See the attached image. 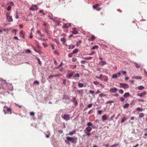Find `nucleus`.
Segmentation results:
<instances>
[{
    "instance_id": "f3484780",
    "label": "nucleus",
    "mask_w": 147,
    "mask_h": 147,
    "mask_svg": "<svg viewBox=\"0 0 147 147\" xmlns=\"http://www.w3.org/2000/svg\"><path fill=\"white\" fill-rule=\"evenodd\" d=\"M76 130H73L72 131L70 132L69 133V135H72L76 133Z\"/></svg>"
},
{
    "instance_id": "f03ea898",
    "label": "nucleus",
    "mask_w": 147,
    "mask_h": 147,
    "mask_svg": "<svg viewBox=\"0 0 147 147\" xmlns=\"http://www.w3.org/2000/svg\"><path fill=\"white\" fill-rule=\"evenodd\" d=\"M62 117L66 121H68L70 119V115L65 114L63 115H62Z\"/></svg>"
},
{
    "instance_id": "680f3d73",
    "label": "nucleus",
    "mask_w": 147,
    "mask_h": 147,
    "mask_svg": "<svg viewBox=\"0 0 147 147\" xmlns=\"http://www.w3.org/2000/svg\"><path fill=\"white\" fill-rule=\"evenodd\" d=\"M38 64L40 65H41V64H42L41 62L40 59L39 58H38Z\"/></svg>"
},
{
    "instance_id": "37998d69",
    "label": "nucleus",
    "mask_w": 147,
    "mask_h": 147,
    "mask_svg": "<svg viewBox=\"0 0 147 147\" xmlns=\"http://www.w3.org/2000/svg\"><path fill=\"white\" fill-rule=\"evenodd\" d=\"M98 48V46L97 45H95V46L92 47V49H97Z\"/></svg>"
},
{
    "instance_id": "69168bd1",
    "label": "nucleus",
    "mask_w": 147,
    "mask_h": 147,
    "mask_svg": "<svg viewBox=\"0 0 147 147\" xmlns=\"http://www.w3.org/2000/svg\"><path fill=\"white\" fill-rule=\"evenodd\" d=\"M120 99L121 102H123L125 100L124 98L123 97H120Z\"/></svg>"
},
{
    "instance_id": "e433bc0d",
    "label": "nucleus",
    "mask_w": 147,
    "mask_h": 147,
    "mask_svg": "<svg viewBox=\"0 0 147 147\" xmlns=\"http://www.w3.org/2000/svg\"><path fill=\"white\" fill-rule=\"evenodd\" d=\"M105 96H106V95L105 94H104L102 93H101L100 94H99V96L100 97Z\"/></svg>"
},
{
    "instance_id": "e2e57ef3",
    "label": "nucleus",
    "mask_w": 147,
    "mask_h": 147,
    "mask_svg": "<svg viewBox=\"0 0 147 147\" xmlns=\"http://www.w3.org/2000/svg\"><path fill=\"white\" fill-rule=\"evenodd\" d=\"M121 73L122 74H126V71H122H122H121Z\"/></svg>"
},
{
    "instance_id": "a19ab883",
    "label": "nucleus",
    "mask_w": 147,
    "mask_h": 147,
    "mask_svg": "<svg viewBox=\"0 0 147 147\" xmlns=\"http://www.w3.org/2000/svg\"><path fill=\"white\" fill-rule=\"evenodd\" d=\"M104 77H105V78L104 79V80L105 81L107 82L108 80L107 77L105 76H104Z\"/></svg>"
},
{
    "instance_id": "052dcab7",
    "label": "nucleus",
    "mask_w": 147,
    "mask_h": 147,
    "mask_svg": "<svg viewBox=\"0 0 147 147\" xmlns=\"http://www.w3.org/2000/svg\"><path fill=\"white\" fill-rule=\"evenodd\" d=\"M40 39L42 41H46L47 40V39L45 38H40Z\"/></svg>"
},
{
    "instance_id": "13d9d810",
    "label": "nucleus",
    "mask_w": 147,
    "mask_h": 147,
    "mask_svg": "<svg viewBox=\"0 0 147 147\" xmlns=\"http://www.w3.org/2000/svg\"><path fill=\"white\" fill-rule=\"evenodd\" d=\"M54 41L56 42L57 44H58L59 43V41L56 39H54Z\"/></svg>"
},
{
    "instance_id": "a211bd4d",
    "label": "nucleus",
    "mask_w": 147,
    "mask_h": 147,
    "mask_svg": "<svg viewBox=\"0 0 147 147\" xmlns=\"http://www.w3.org/2000/svg\"><path fill=\"white\" fill-rule=\"evenodd\" d=\"M133 78H135V79H136V80H138V79L141 80L142 79V77H140V76H138L134 77H133Z\"/></svg>"
},
{
    "instance_id": "49530a36",
    "label": "nucleus",
    "mask_w": 147,
    "mask_h": 147,
    "mask_svg": "<svg viewBox=\"0 0 147 147\" xmlns=\"http://www.w3.org/2000/svg\"><path fill=\"white\" fill-rule=\"evenodd\" d=\"M135 64L136 67L138 68L140 67V65L138 64V63H136Z\"/></svg>"
},
{
    "instance_id": "20e7f679",
    "label": "nucleus",
    "mask_w": 147,
    "mask_h": 147,
    "mask_svg": "<svg viewBox=\"0 0 147 147\" xmlns=\"http://www.w3.org/2000/svg\"><path fill=\"white\" fill-rule=\"evenodd\" d=\"M67 140L72 143H74L75 141V138L73 137H66Z\"/></svg>"
},
{
    "instance_id": "4c0bfd02",
    "label": "nucleus",
    "mask_w": 147,
    "mask_h": 147,
    "mask_svg": "<svg viewBox=\"0 0 147 147\" xmlns=\"http://www.w3.org/2000/svg\"><path fill=\"white\" fill-rule=\"evenodd\" d=\"M77 61V59L76 57H74L72 59V62H76Z\"/></svg>"
},
{
    "instance_id": "9b49d317",
    "label": "nucleus",
    "mask_w": 147,
    "mask_h": 147,
    "mask_svg": "<svg viewBox=\"0 0 147 147\" xmlns=\"http://www.w3.org/2000/svg\"><path fill=\"white\" fill-rule=\"evenodd\" d=\"M72 33L74 34H77L78 33V31L75 28H72Z\"/></svg>"
},
{
    "instance_id": "bf43d9fd",
    "label": "nucleus",
    "mask_w": 147,
    "mask_h": 147,
    "mask_svg": "<svg viewBox=\"0 0 147 147\" xmlns=\"http://www.w3.org/2000/svg\"><path fill=\"white\" fill-rule=\"evenodd\" d=\"M66 79H64L63 80V84L64 85L66 84Z\"/></svg>"
},
{
    "instance_id": "b1692460",
    "label": "nucleus",
    "mask_w": 147,
    "mask_h": 147,
    "mask_svg": "<svg viewBox=\"0 0 147 147\" xmlns=\"http://www.w3.org/2000/svg\"><path fill=\"white\" fill-rule=\"evenodd\" d=\"M102 77V74H101L99 76H96L95 77L98 79H101Z\"/></svg>"
},
{
    "instance_id": "412c9836",
    "label": "nucleus",
    "mask_w": 147,
    "mask_h": 147,
    "mask_svg": "<svg viewBox=\"0 0 147 147\" xmlns=\"http://www.w3.org/2000/svg\"><path fill=\"white\" fill-rule=\"evenodd\" d=\"M129 104L128 103H127L125 104L123 106V108L124 109L126 108L129 107Z\"/></svg>"
},
{
    "instance_id": "5fc2aeb1",
    "label": "nucleus",
    "mask_w": 147,
    "mask_h": 147,
    "mask_svg": "<svg viewBox=\"0 0 147 147\" xmlns=\"http://www.w3.org/2000/svg\"><path fill=\"white\" fill-rule=\"evenodd\" d=\"M39 84V82L37 80H35L34 81V84Z\"/></svg>"
},
{
    "instance_id": "aec40b11",
    "label": "nucleus",
    "mask_w": 147,
    "mask_h": 147,
    "mask_svg": "<svg viewBox=\"0 0 147 147\" xmlns=\"http://www.w3.org/2000/svg\"><path fill=\"white\" fill-rule=\"evenodd\" d=\"M144 88V86H139L138 87V89L139 90H141L143 89Z\"/></svg>"
},
{
    "instance_id": "ea45409f",
    "label": "nucleus",
    "mask_w": 147,
    "mask_h": 147,
    "mask_svg": "<svg viewBox=\"0 0 147 147\" xmlns=\"http://www.w3.org/2000/svg\"><path fill=\"white\" fill-rule=\"evenodd\" d=\"M46 138H49L50 137V134L49 132L48 133V134H45V135Z\"/></svg>"
},
{
    "instance_id": "cd10ccee",
    "label": "nucleus",
    "mask_w": 147,
    "mask_h": 147,
    "mask_svg": "<svg viewBox=\"0 0 147 147\" xmlns=\"http://www.w3.org/2000/svg\"><path fill=\"white\" fill-rule=\"evenodd\" d=\"M95 36L94 35H92V37L90 39H89V40H91L93 41L94 40H95Z\"/></svg>"
},
{
    "instance_id": "a18cd8bd",
    "label": "nucleus",
    "mask_w": 147,
    "mask_h": 147,
    "mask_svg": "<svg viewBox=\"0 0 147 147\" xmlns=\"http://www.w3.org/2000/svg\"><path fill=\"white\" fill-rule=\"evenodd\" d=\"M87 125L88 126H92L93 127V125H92V124L90 123V122H88V123H87Z\"/></svg>"
},
{
    "instance_id": "5701e85b",
    "label": "nucleus",
    "mask_w": 147,
    "mask_h": 147,
    "mask_svg": "<svg viewBox=\"0 0 147 147\" xmlns=\"http://www.w3.org/2000/svg\"><path fill=\"white\" fill-rule=\"evenodd\" d=\"M78 86L80 87H82L84 86V84H83L82 83H78Z\"/></svg>"
},
{
    "instance_id": "58836bf2",
    "label": "nucleus",
    "mask_w": 147,
    "mask_h": 147,
    "mask_svg": "<svg viewBox=\"0 0 147 147\" xmlns=\"http://www.w3.org/2000/svg\"><path fill=\"white\" fill-rule=\"evenodd\" d=\"M85 133L88 136H90L91 133H90V132H87L85 131Z\"/></svg>"
},
{
    "instance_id": "a878e982",
    "label": "nucleus",
    "mask_w": 147,
    "mask_h": 147,
    "mask_svg": "<svg viewBox=\"0 0 147 147\" xmlns=\"http://www.w3.org/2000/svg\"><path fill=\"white\" fill-rule=\"evenodd\" d=\"M117 74H114L112 75V78H117Z\"/></svg>"
},
{
    "instance_id": "3c124183",
    "label": "nucleus",
    "mask_w": 147,
    "mask_h": 147,
    "mask_svg": "<svg viewBox=\"0 0 147 147\" xmlns=\"http://www.w3.org/2000/svg\"><path fill=\"white\" fill-rule=\"evenodd\" d=\"M73 53H69V54H68V57H69L70 58V57H72L73 56Z\"/></svg>"
},
{
    "instance_id": "2eb2a0df",
    "label": "nucleus",
    "mask_w": 147,
    "mask_h": 147,
    "mask_svg": "<svg viewBox=\"0 0 147 147\" xmlns=\"http://www.w3.org/2000/svg\"><path fill=\"white\" fill-rule=\"evenodd\" d=\"M107 115L106 114L104 115L102 117V120L103 121H104L105 120L107 119Z\"/></svg>"
},
{
    "instance_id": "2f4dec72",
    "label": "nucleus",
    "mask_w": 147,
    "mask_h": 147,
    "mask_svg": "<svg viewBox=\"0 0 147 147\" xmlns=\"http://www.w3.org/2000/svg\"><path fill=\"white\" fill-rule=\"evenodd\" d=\"M126 118L125 117H123L121 121V123H123L126 120Z\"/></svg>"
},
{
    "instance_id": "f257e3e1",
    "label": "nucleus",
    "mask_w": 147,
    "mask_h": 147,
    "mask_svg": "<svg viewBox=\"0 0 147 147\" xmlns=\"http://www.w3.org/2000/svg\"><path fill=\"white\" fill-rule=\"evenodd\" d=\"M10 13L7 12L6 13V20L8 22H11L13 21V19L12 17L10 16Z\"/></svg>"
},
{
    "instance_id": "72a5a7b5",
    "label": "nucleus",
    "mask_w": 147,
    "mask_h": 147,
    "mask_svg": "<svg viewBox=\"0 0 147 147\" xmlns=\"http://www.w3.org/2000/svg\"><path fill=\"white\" fill-rule=\"evenodd\" d=\"M75 47V46L74 45H70L69 46V49H73Z\"/></svg>"
},
{
    "instance_id": "423d86ee",
    "label": "nucleus",
    "mask_w": 147,
    "mask_h": 147,
    "mask_svg": "<svg viewBox=\"0 0 147 147\" xmlns=\"http://www.w3.org/2000/svg\"><path fill=\"white\" fill-rule=\"evenodd\" d=\"M3 111H4V113H5V114H6L7 113L5 111V110L4 109H3ZM7 113H8L9 114H11V110L10 108H9V107H7Z\"/></svg>"
},
{
    "instance_id": "4be33fe9",
    "label": "nucleus",
    "mask_w": 147,
    "mask_h": 147,
    "mask_svg": "<svg viewBox=\"0 0 147 147\" xmlns=\"http://www.w3.org/2000/svg\"><path fill=\"white\" fill-rule=\"evenodd\" d=\"M61 41L62 42H63V44H65V42L66 41V39L65 38H61Z\"/></svg>"
},
{
    "instance_id": "393cba45",
    "label": "nucleus",
    "mask_w": 147,
    "mask_h": 147,
    "mask_svg": "<svg viewBox=\"0 0 147 147\" xmlns=\"http://www.w3.org/2000/svg\"><path fill=\"white\" fill-rule=\"evenodd\" d=\"M129 96V93H125L124 95V96L125 97H127Z\"/></svg>"
},
{
    "instance_id": "4d7b16f0",
    "label": "nucleus",
    "mask_w": 147,
    "mask_h": 147,
    "mask_svg": "<svg viewBox=\"0 0 147 147\" xmlns=\"http://www.w3.org/2000/svg\"><path fill=\"white\" fill-rule=\"evenodd\" d=\"M51 46L52 49L53 50H54L55 49V48L54 45L53 44H51Z\"/></svg>"
},
{
    "instance_id": "603ef678",
    "label": "nucleus",
    "mask_w": 147,
    "mask_h": 147,
    "mask_svg": "<svg viewBox=\"0 0 147 147\" xmlns=\"http://www.w3.org/2000/svg\"><path fill=\"white\" fill-rule=\"evenodd\" d=\"M92 105V104H90L88 105L87 106L88 107V108H91Z\"/></svg>"
},
{
    "instance_id": "39448f33",
    "label": "nucleus",
    "mask_w": 147,
    "mask_h": 147,
    "mask_svg": "<svg viewBox=\"0 0 147 147\" xmlns=\"http://www.w3.org/2000/svg\"><path fill=\"white\" fill-rule=\"evenodd\" d=\"M120 85L121 87L124 89L127 88L129 87L128 84L124 83H120Z\"/></svg>"
},
{
    "instance_id": "8fccbe9b",
    "label": "nucleus",
    "mask_w": 147,
    "mask_h": 147,
    "mask_svg": "<svg viewBox=\"0 0 147 147\" xmlns=\"http://www.w3.org/2000/svg\"><path fill=\"white\" fill-rule=\"evenodd\" d=\"M93 112V111L91 109L88 112V114H91Z\"/></svg>"
},
{
    "instance_id": "0eeeda50",
    "label": "nucleus",
    "mask_w": 147,
    "mask_h": 147,
    "mask_svg": "<svg viewBox=\"0 0 147 147\" xmlns=\"http://www.w3.org/2000/svg\"><path fill=\"white\" fill-rule=\"evenodd\" d=\"M117 90L118 89L117 88L115 87L110 89L109 91L115 93Z\"/></svg>"
},
{
    "instance_id": "1a4fd4ad",
    "label": "nucleus",
    "mask_w": 147,
    "mask_h": 147,
    "mask_svg": "<svg viewBox=\"0 0 147 147\" xmlns=\"http://www.w3.org/2000/svg\"><path fill=\"white\" fill-rule=\"evenodd\" d=\"M74 72L73 71L71 74L68 75L67 76V78H68L70 79L71 77L73 76L74 77Z\"/></svg>"
},
{
    "instance_id": "864d4df0",
    "label": "nucleus",
    "mask_w": 147,
    "mask_h": 147,
    "mask_svg": "<svg viewBox=\"0 0 147 147\" xmlns=\"http://www.w3.org/2000/svg\"><path fill=\"white\" fill-rule=\"evenodd\" d=\"M119 92L121 94H122L123 93V91L122 89H120L119 90Z\"/></svg>"
},
{
    "instance_id": "6ab92c4d",
    "label": "nucleus",
    "mask_w": 147,
    "mask_h": 147,
    "mask_svg": "<svg viewBox=\"0 0 147 147\" xmlns=\"http://www.w3.org/2000/svg\"><path fill=\"white\" fill-rule=\"evenodd\" d=\"M78 50L77 49H76L73 51L72 53L73 54H75L77 53L78 52Z\"/></svg>"
},
{
    "instance_id": "6e6d98bb",
    "label": "nucleus",
    "mask_w": 147,
    "mask_h": 147,
    "mask_svg": "<svg viewBox=\"0 0 147 147\" xmlns=\"http://www.w3.org/2000/svg\"><path fill=\"white\" fill-rule=\"evenodd\" d=\"M43 25L45 26L46 28H48V25L46 23L44 22L43 23Z\"/></svg>"
},
{
    "instance_id": "09e8293b",
    "label": "nucleus",
    "mask_w": 147,
    "mask_h": 147,
    "mask_svg": "<svg viewBox=\"0 0 147 147\" xmlns=\"http://www.w3.org/2000/svg\"><path fill=\"white\" fill-rule=\"evenodd\" d=\"M90 93L91 94H93L94 93V92L92 90H90L89 91Z\"/></svg>"
},
{
    "instance_id": "dca6fc26",
    "label": "nucleus",
    "mask_w": 147,
    "mask_h": 147,
    "mask_svg": "<svg viewBox=\"0 0 147 147\" xmlns=\"http://www.w3.org/2000/svg\"><path fill=\"white\" fill-rule=\"evenodd\" d=\"M37 33L40 36V37H44V34H42L40 31L39 30H37Z\"/></svg>"
},
{
    "instance_id": "c9c22d12",
    "label": "nucleus",
    "mask_w": 147,
    "mask_h": 147,
    "mask_svg": "<svg viewBox=\"0 0 147 147\" xmlns=\"http://www.w3.org/2000/svg\"><path fill=\"white\" fill-rule=\"evenodd\" d=\"M93 83L95 85H99V83L98 82L96 81H94Z\"/></svg>"
},
{
    "instance_id": "ddd939ff",
    "label": "nucleus",
    "mask_w": 147,
    "mask_h": 147,
    "mask_svg": "<svg viewBox=\"0 0 147 147\" xmlns=\"http://www.w3.org/2000/svg\"><path fill=\"white\" fill-rule=\"evenodd\" d=\"M92 130V128L91 127H88L86 128V129L85 131H87L88 132H90Z\"/></svg>"
},
{
    "instance_id": "c85d7f7f",
    "label": "nucleus",
    "mask_w": 147,
    "mask_h": 147,
    "mask_svg": "<svg viewBox=\"0 0 147 147\" xmlns=\"http://www.w3.org/2000/svg\"><path fill=\"white\" fill-rule=\"evenodd\" d=\"M99 6V4H96L95 5H94L93 6V8L94 9H96Z\"/></svg>"
},
{
    "instance_id": "79ce46f5",
    "label": "nucleus",
    "mask_w": 147,
    "mask_h": 147,
    "mask_svg": "<svg viewBox=\"0 0 147 147\" xmlns=\"http://www.w3.org/2000/svg\"><path fill=\"white\" fill-rule=\"evenodd\" d=\"M118 145L119 144H115L110 146V147H116L118 146Z\"/></svg>"
},
{
    "instance_id": "9d476101",
    "label": "nucleus",
    "mask_w": 147,
    "mask_h": 147,
    "mask_svg": "<svg viewBox=\"0 0 147 147\" xmlns=\"http://www.w3.org/2000/svg\"><path fill=\"white\" fill-rule=\"evenodd\" d=\"M146 94V92H142L141 93H138L137 95L140 97H142L143 96L145 95Z\"/></svg>"
},
{
    "instance_id": "c03bdc74",
    "label": "nucleus",
    "mask_w": 147,
    "mask_h": 147,
    "mask_svg": "<svg viewBox=\"0 0 147 147\" xmlns=\"http://www.w3.org/2000/svg\"><path fill=\"white\" fill-rule=\"evenodd\" d=\"M48 16L49 18H50V19L52 20H53V16L52 15H51V16L50 15H48Z\"/></svg>"
},
{
    "instance_id": "7ed1b4c3",
    "label": "nucleus",
    "mask_w": 147,
    "mask_h": 147,
    "mask_svg": "<svg viewBox=\"0 0 147 147\" xmlns=\"http://www.w3.org/2000/svg\"><path fill=\"white\" fill-rule=\"evenodd\" d=\"M5 84V81H3L0 78V89L2 88L3 89H4V85Z\"/></svg>"
},
{
    "instance_id": "338daca9",
    "label": "nucleus",
    "mask_w": 147,
    "mask_h": 147,
    "mask_svg": "<svg viewBox=\"0 0 147 147\" xmlns=\"http://www.w3.org/2000/svg\"><path fill=\"white\" fill-rule=\"evenodd\" d=\"M34 113L33 112H32L30 113V115L31 116H33L34 115Z\"/></svg>"
},
{
    "instance_id": "f704fd0d",
    "label": "nucleus",
    "mask_w": 147,
    "mask_h": 147,
    "mask_svg": "<svg viewBox=\"0 0 147 147\" xmlns=\"http://www.w3.org/2000/svg\"><path fill=\"white\" fill-rule=\"evenodd\" d=\"M136 110L137 111H143L144 109L138 107L136 108Z\"/></svg>"
},
{
    "instance_id": "473e14b6",
    "label": "nucleus",
    "mask_w": 147,
    "mask_h": 147,
    "mask_svg": "<svg viewBox=\"0 0 147 147\" xmlns=\"http://www.w3.org/2000/svg\"><path fill=\"white\" fill-rule=\"evenodd\" d=\"M54 53L55 54H56L57 55H59V53L58 51L57 50H55L54 51Z\"/></svg>"
},
{
    "instance_id": "0e129e2a",
    "label": "nucleus",
    "mask_w": 147,
    "mask_h": 147,
    "mask_svg": "<svg viewBox=\"0 0 147 147\" xmlns=\"http://www.w3.org/2000/svg\"><path fill=\"white\" fill-rule=\"evenodd\" d=\"M16 15L15 16V17H16V19H18V18H19V17L18 16V12L17 11H16Z\"/></svg>"
},
{
    "instance_id": "6e6552de",
    "label": "nucleus",
    "mask_w": 147,
    "mask_h": 147,
    "mask_svg": "<svg viewBox=\"0 0 147 147\" xmlns=\"http://www.w3.org/2000/svg\"><path fill=\"white\" fill-rule=\"evenodd\" d=\"M71 25L70 23H66L64 24L63 27V28H68Z\"/></svg>"
},
{
    "instance_id": "4468645a",
    "label": "nucleus",
    "mask_w": 147,
    "mask_h": 147,
    "mask_svg": "<svg viewBox=\"0 0 147 147\" xmlns=\"http://www.w3.org/2000/svg\"><path fill=\"white\" fill-rule=\"evenodd\" d=\"M99 64L100 65H104L106 64V62L104 61L101 60L99 63Z\"/></svg>"
},
{
    "instance_id": "774afa93",
    "label": "nucleus",
    "mask_w": 147,
    "mask_h": 147,
    "mask_svg": "<svg viewBox=\"0 0 147 147\" xmlns=\"http://www.w3.org/2000/svg\"><path fill=\"white\" fill-rule=\"evenodd\" d=\"M26 52L28 53H30L31 52V51L29 49L26 50Z\"/></svg>"
},
{
    "instance_id": "f8f14e48",
    "label": "nucleus",
    "mask_w": 147,
    "mask_h": 147,
    "mask_svg": "<svg viewBox=\"0 0 147 147\" xmlns=\"http://www.w3.org/2000/svg\"><path fill=\"white\" fill-rule=\"evenodd\" d=\"M30 9L31 10H37V5H34V6L32 7H31L30 8Z\"/></svg>"
},
{
    "instance_id": "de8ad7c7",
    "label": "nucleus",
    "mask_w": 147,
    "mask_h": 147,
    "mask_svg": "<svg viewBox=\"0 0 147 147\" xmlns=\"http://www.w3.org/2000/svg\"><path fill=\"white\" fill-rule=\"evenodd\" d=\"M114 102L113 101H109L106 102V103L107 104H110L113 103Z\"/></svg>"
},
{
    "instance_id": "7c9ffc66",
    "label": "nucleus",
    "mask_w": 147,
    "mask_h": 147,
    "mask_svg": "<svg viewBox=\"0 0 147 147\" xmlns=\"http://www.w3.org/2000/svg\"><path fill=\"white\" fill-rule=\"evenodd\" d=\"M92 58V57H85L84 58V59H85L86 60H90Z\"/></svg>"
},
{
    "instance_id": "c756f323",
    "label": "nucleus",
    "mask_w": 147,
    "mask_h": 147,
    "mask_svg": "<svg viewBox=\"0 0 147 147\" xmlns=\"http://www.w3.org/2000/svg\"><path fill=\"white\" fill-rule=\"evenodd\" d=\"M139 117L142 118L144 117V114L143 113H139Z\"/></svg>"
},
{
    "instance_id": "bb28decb",
    "label": "nucleus",
    "mask_w": 147,
    "mask_h": 147,
    "mask_svg": "<svg viewBox=\"0 0 147 147\" xmlns=\"http://www.w3.org/2000/svg\"><path fill=\"white\" fill-rule=\"evenodd\" d=\"M80 76V75L78 73H76L74 76V78H79Z\"/></svg>"
}]
</instances>
